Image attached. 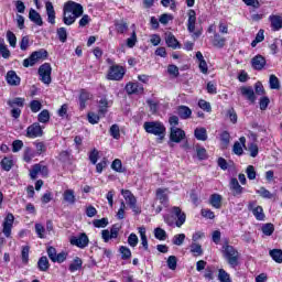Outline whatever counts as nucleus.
<instances>
[{"mask_svg": "<svg viewBox=\"0 0 282 282\" xmlns=\"http://www.w3.org/2000/svg\"><path fill=\"white\" fill-rule=\"evenodd\" d=\"M223 254L231 268H237V265H239V251H237L235 247L230 245L224 246Z\"/></svg>", "mask_w": 282, "mask_h": 282, "instance_id": "nucleus-4", "label": "nucleus"}, {"mask_svg": "<svg viewBox=\"0 0 282 282\" xmlns=\"http://www.w3.org/2000/svg\"><path fill=\"white\" fill-rule=\"evenodd\" d=\"M45 9L48 18V23L54 25V23H56V11L54 10V4H52V2L48 1L45 4Z\"/></svg>", "mask_w": 282, "mask_h": 282, "instance_id": "nucleus-21", "label": "nucleus"}, {"mask_svg": "<svg viewBox=\"0 0 282 282\" xmlns=\"http://www.w3.org/2000/svg\"><path fill=\"white\" fill-rule=\"evenodd\" d=\"M29 19L32 21V23H35V25H43V18H41V14L34 9H30Z\"/></svg>", "mask_w": 282, "mask_h": 282, "instance_id": "nucleus-25", "label": "nucleus"}, {"mask_svg": "<svg viewBox=\"0 0 282 282\" xmlns=\"http://www.w3.org/2000/svg\"><path fill=\"white\" fill-rule=\"evenodd\" d=\"M91 97L89 91L82 89L79 94V109H85L87 107V100H91Z\"/></svg>", "mask_w": 282, "mask_h": 282, "instance_id": "nucleus-24", "label": "nucleus"}, {"mask_svg": "<svg viewBox=\"0 0 282 282\" xmlns=\"http://www.w3.org/2000/svg\"><path fill=\"white\" fill-rule=\"evenodd\" d=\"M143 129L147 133L156 135L159 142H162V140L166 138V127L162 121H145L143 123Z\"/></svg>", "mask_w": 282, "mask_h": 282, "instance_id": "nucleus-2", "label": "nucleus"}, {"mask_svg": "<svg viewBox=\"0 0 282 282\" xmlns=\"http://www.w3.org/2000/svg\"><path fill=\"white\" fill-rule=\"evenodd\" d=\"M13 161L11 159L4 158L1 161V166L3 169V171H10L13 166Z\"/></svg>", "mask_w": 282, "mask_h": 282, "instance_id": "nucleus-53", "label": "nucleus"}, {"mask_svg": "<svg viewBox=\"0 0 282 282\" xmlns=\"http://www.w3.org/2000/svg\"><path fill=\"white\" fill-rule=\"evenodd\" d=\"M95 228H106L109 225V220L107 218L96 219L93 221Z\"/></svg>", "mask_w": 282, "mask_h": 282, "instance_id": "nucleus-55", "label": "nucleus"}, {"mask_svg": "<svg viewBox=\"0 0 282 282\" xmlns=\"http://www.w3.org/2000/svg\"><path fill=\"white\" fill-rule=\"evenodd\" d=\"M169 188H158L156 189V199H159L160 204L163 206H169Z\"/></svg>", "mask_w": 282, "mask_h": 282, "instance_id": "nucleus-16", "label": "nucleus"}, {"mask_svg": "<svg viewBox=\"0 0 282 282\" xmlns=\"http://www.w3.org/2000/svg\"><path fill=\"white\" fill-rule=\"evenodd\" d=\"M135 43H138V35L135 34V31H133L131 36L127 39V46L135 47Z\"/></svg>", "mask_w": 282, "mask_h": 282, "instance_id": "nucleus-58", "label": "nucleus"}, {"mask_svg": "<svg viewBox=\"0 0 282 282\" xmlns=\"http://www.w3.org/2000/svg\"><path fill=\"white\" fill-rule=\"evenodd\" d=\"M187 30L188 32H195V23H197V13L195 10L191 9L187 13Z\"/></svg>", "mask_w": 282, "mask_h": 282, "instance_id": "nucleus-20", "label": "nucleus"}, {"mask_svg": "<svg viewBox=\"0 0 282 282\" xmlns=\"http://www.w3.org/2000/svg\"><path fill=\"white\" fill-rule=\"evenodd\" d=\"M116 31L118 32V34H124V32H127V30H129V24H127V22H117L115 24Z\"/></svg>", "mask_w": 282, "mask_h": 282, "instance_id": "nucleus-43", "label": "nucleus"}, {"mask_svg": "<svg viewBox=\"0 0 282 282\" xmlns=\"http://www.w3.org/2000/svg\"><path fill=\"white\" fill-rule=\"evenodd\" d=\"M26 138L34 139V138H43V127L41 123L34 122L26 128Z\"/></svg>", "mask_w": 282, "mask_h": 282, "instance_id": "nucleus-10", "label": "nucleus"}, {"mask_svg": "<svg viewBox=\"0 0 282 282\" xmlns=\"http://www.w3.org/2000/svg\"><path fill=\"white\" fill-rule=\"evenodd\" d=\"M83 268V260L76 257L73 262L69 264L68 270L69 272H76Z\"/></svg>", "mask_w": 282, "mask_h": 282, "instance_id": "nucleus-34", "label": "nucleus"}, {"mask_svg": "<svg viewBox=\"0 0 282 282\" xmlns=\"http://www.w3.org/2000/svg\"><path fill=\"white\" fill-rule=\"evenodd\" d=\"M167 268L170 270H175L177 268V258L175 256H170L167 258Z\"/></svg>", "mask_w": 282, "mask_h": 282, "instance_id": "nucleus-60", "label": "nucleus"}, {"mask_svg": "<svg viewBox=\"0 0 282 282\" xmlns=\"http://www.w3.org/2000/svg\"><path fill=\"white\" fill-rule=\"evenodd\" d=\"M122 78H124V67L120 65H113L109 68V80H122Z\"/></svg>", "mask_w": 282, "mask_h": 282, "instance_id": "nucleus-11", "label": "nucleus"}, {"mask_svg": "<svg viewBox=\"0 0 282 282\" xmlns=\"http://www.w3.org/2000/svg\"><path fill=\"white\" fill-rule=\"evenodd\" d=\"M7 41L11 47H17V35L12 31L7 32Z\"/></svg>", "mask_w": 282, "mask_h": 282, "instance_id": "nucleus-52", "label": "nucleus"}, {"mask_svg": "<svg viewBox=\"0 0 282 282\" xmlns=\"http://www.w3.org/2000/svg\"><path fill=\"white\" fill-rule=\"evenodd\" d=\"M186 138V132L177 127H171L170 128V147H173V143L180 144L182 140Z\"/></svg>", "mask_w": 282, "mask_h": 282, "instance_id": "nucleus-7", "label": "nucleus"}, {"mask_svg": "<svg viewBox=\"0 0 282 282\" xmlns=\"http://www.w3.org/2000/svg\"><path fill=\"white\" fill-rule=\"evenodd\" d=\"M119 252L121 254V259H123V261H127V259H131V249H129L126 246H121L119 248Z\"/></svg>", "mask_w": 282, "mask_h": 282, "instance_id": "nucleus-41", "label": "nucleus"}, {"mask_svg": "<svg viewBox=\"0 0 282 282\" xmlns=\"http://www.w3.org/2000/svg\"><path fill=\"white\" fill-rule=\"evenodd\" d=\"M252 213L258 221H263V219H265V214H263V207L257 206Z\"/></svg>", "mask_w": 282, "mask_h": 282, "instance_id": "nucleus-40", "label": "nucleus"}, {"mask_svg": "<svg viewBox=\"0 0 282 282\" xmlns=\"http://www.w3.org/2000/svg\"><path fill=\"white\" fill-rule=\"evenodd\" d=\"M198 107H200L203 109V111H207L208 113H210V111H213V107H210V102L200 99L198 101Z\"/></svg>", "mask_w": 282, "mask_h": 282, "instance_id": "nucleus-57", "label": "nucleus"}, {"mask_svg": "<svg viewBox=\"0 0 282 282\" xmlns=\"http://www.w3.org/2000/svg\"><path fill=\"white\" fill-rule=\"evenodd\" d=\"M30 109H31L32 113H39V111H41V109H43V105L39 100H32L30 102Z\"/></svg>", "mask_w": 282, "mask_h": 282, "instance_id": "nucleus-42", "label": "nucleus"}, {"mask_svg": "<svg viewBox=\"0 0 282 282\" xmlns=\"http://www.w3.org/2000/svg\"><path fill=\"white\" fill-rule=\"evenodd\" d=\"M177 111L182 120H188V118L193 116V110H191V108H188L187 106H180Z\"/></svg>", "mask_w": 282, "mask_h": 282, "instance_id": "nucleus-26", "label": "nucleus"}, {"mask_svg": "<svg viewBox=\"0 0 282 282\" xmlns=\"http://www.w3.org/2000/svg\"><path fill=\"white\" fill-rule=\"evenodd\" d=\"M39 76L44 85H50V83H52V65H50V63L41 65L39 68Z\"/></svg>", "mask_w": 282, "mask_h": 282, "instance_id": "nucleus-6", "label": "nucleus"}, {"mask_svg": "<svg viewBox=\"0 0 282 282\" xmlns=\"http://www.w3.org/2000/svg\"><path fill=\"white\" fill-rule=\"evenodd\" d=\"M223 202H224V197L220 194H212L209 196L210 206H213V208H216L217 210L221 208Z\"/></svg>", "mask_w": 282, "mask_h": 282, "instance_id": "nucleus-23", "label": "nucleus"}, {"mask_svg": "<svg viewBox=\"0 0 282 282\" xmlns=\"http://www.w3.org/2000/svg\"><path fill=\"white\" fill-rule=\"evenodd\" d=\"M62 197L64 204H68L69 206H74V204H76V192L74 189H65Z\"/></svg>", "mask_w": 282, "mask_h": 282, "instance_id": "nucleus-15", "label": "nucleus"}, {"mask_svg": "<svg viewBox=\"0 0 282 282\" xmlns=\"http://www.w3.org/2000/svg\"><path fill=\"white\" fill-rule=\"evenodd\" d=\"M139 235L141 237V246H143L144 250H149V240L147 239V228L139 227Z\"/></svg>", "mask_w": 282, "mask_h": 282, "instance_id": "nucleus-31", "label": "nucleus"}, {"mask_svg": "<svg viewBox=\"0 0 282 282\" xmlns=\"http://www.w3.org/2000/svg\"><path fill=\"white\" fill-rule=\"evenodd\" d=\"M269 21L274 32H279L282 29V14H271Z\"/></svg>", "mask_w": 282, "mask_h": 282, "instance_id": "nucleus-17", "label": "nucleus"}, {"mask_svg": "<svg viewBox=\"0 0 282 282\" xmlns=\"http://www.w3.org/2000/svg\"><path fill=\"white\" fill-rule=\"evenodd\" d=\"M161 6H163V8H169L175 12L176 8H177V3L175 2V0H162L161 1Z\"/></svg>", "mask_w": 282, "mask_h": 282, "instance_id": "nucleus-51", "label": "nucleus"}, {"mask_svg": "<svg viewBox=\"0 0 282 282\" xmlns=\"http://www.w3.org/2000/svg\"><path fill=\"white\" fill-rule=\"evenodd\" d=\"M39 173H41L42 177H47L50 170L42 162L34 164L30 171L31 180H36V177H39Z\"/></svg>", "mask_w": 282, "mask_h": 282, "instance_id": "nucleus-9", "label": "nucleus"}, {"mask_svg": "<svg viewBox=\"0 0 282 282\" xmlns=\"http://www.w3.org/2000/svg\"><path fill=\"white\" fill-rule=\"evenodd\" d=\"M229 188L234 195V197H239V195H242L243 187L239 185V181L237 178H231L229 182Z\"/></svg>", "mask_w": 282, "mask_h": 282, "instance_id": "nucleus-18", "label": "nucleus"}, {"mask_svg": "<svg viewBox=\"0 0 282 282\" xmlns=\"http://www.w3.org/2000/svg\"><path fill=\"white\" fill-rule=\"evenodd\" d=\"M67 259V252L62 251L57 253L53 260V263H63Z\"/></svg>", "mask_w": 282, "mask_h": 282, "instance_id": "nucleus-61", "label": "nucleus"}, {"mask_svg": "<svg viewBox=\"0 0 282 282\" xmlns=\"http://www.w3.org/2000/svg\"><path fill=\"white\" fill-rule=\"evenodd\" d=\"M240 94L241 96H245L247 100L250 102H254L257 100V97L254 96V89L252 87H240Z\"/></svg>", "mask_w": 282, "mask_h": 282, "instance_id": "nucleus-22", "label": "nucleus"}, {"mask_svg": "<svg viewBox=\"0 0 282 282\" xmlns=\"http://www.w3.org/2000/svg\"><path fill=\"white\" fill-rule=\"evenodd\" d=\"M194 135L196 140H200V142H206V140H208V132L206 131V128H196Z\"/></svg>", "mask_w": 282, "mask_h": 282, "instance_id": "nucleus-27", "label": "nucleus"}, {"mask_svg": "<svg viewBox=\"0 0 282 282\" xmlns=\"http://www.w3.org/2000/svg\"><path fill=\"white\" fill-rule=\"evenodd\" d=\"M37 120L42 124H47L50 122V110L44 109L37 115Z\"/></svg>", "mask_w": 282, "mask_h": 282, "instance_id": "nucleus-38", "label": "nucleus"}, {"mask_svg": "<svg viewBox=\"0 0 282 282\" xmlns=\"http://www.w3.org/2000/svg\"><path fill=\"white\" fill-rule=\"evenodd\" d=\"M189 248H191V252L194 257H202V254H204V249H202V245H199L197 242H192Z\"/></svg>", "mask_w": 282, "mask_h": 282, "instance_id": "nucleus-32", "label": "nucleus"}, {"mask_svg": "<svg viewBox=\"0 0 282 282\" xmlns=\"http://www.w3.org/2000/svg\"><path fill=\"white\" fill-rule=\"evenodd\" d=\"M248 180H257V171H254L253 165H249L246 170Z\"/></svg>", "mask_w": 282, "mask_h": 282, "instance_id": "nucleus-59", "label": "nucleus"}, {"mask_svg": "<svg viewBox=\"0 0 282 282\" xmlns=\"http://www.w3.org/2000/svg\"><path fill=\"white\" fill-rule=\"evenodd\" d=\"M21 257H22V263H28V261H30V247L24 246L22 248Z\"/></svg>", "mask_w": 282, "mask_h": 282, "instance_id": "nucleus-54", "label": "nucleus"}, {"mask_svg": "<svg viewBox=\"0 0 282 282\" xmlns=\"http://www.w3.org/2000/svg\"><path fill=\"white\" fill-rule=\"evenodd\" d=\"M257 195H260L263 199H272L274 197V194H272L270 191H268L265 187H260L256 191Z\"/></svg>", "mask_w": 282, "mask_h": 282, "instance_id": "nucleus-39", "label": "nucleus"}, {"mask_svg": "<svg viewBox=\"0 0 282 282\" xmlns=\"http://www.w3.org/2000/svg\"><path fill=\"white\" fill-rule=\"evenodd\" d=\"M172 214L175 215L177 220L173 219V216H164V221L167 226H176L177 228H182L184 224H186V214L182 212L180 207H172ZM175 223V224H174Z\"/></svg>", "mask_w": 282, "mask_h": 282, "instance_id": "nucleus-3", "label": "nucleus"}, {"mask_svg": "<svg viewBox=\"0 0 282 282\" xmlns=\"http://www.w3.org/2000/svg\"><path fill=\"white\" fill-rule=\"evenodd\" d=\"M37 268L40 272H47L50 270V260H47V257L43 256L39 259Z\"/></svg>", "mask_w": 282, "mask_h": 282, "instance_id": "nucleus-28", "label": "nucleus"}, {"mask_svg": "<svg viewBox=\"0 0 282 282\" xmlns=\"http://www.w3.org/2000/svg\"><path fill=\"white\" fill-rule=\"evenodd\" d=\"M186 239V235L184 234H178V235H175L172 239V243L174 246H182L184 243V240Z\"/></svg>", "mask_w": 282, "mask_h": 282, "instance_id": "nucleus-46", "label": "nucleus"}, {"mask_svg": "<svg viewBox=\"0 0 282 282\" xmlns=\"http://www.w3.org/2000/svg\"><path fill=\"white\" fill-rule=\"evenodd\" d=\"M213 45H214V47H218L219 50H221V47H224L226 45V37H223L218 33H215L214 40H213Z\"/></svg>", "mask_w": 282, "mask_h": 282, "instance_id": "nucleus-30", "label": "nucleus"}, {"mask_svg": "<svg viewBox=\"0 0 282 282\" xmlns=\"http://www.w3.org/2000/svg\"><path fill=\"white\" fill-rule=\"evenodd\" d=\"M45 58H47V51L45 48H41L33 52L28 58L23 61V67H34L39 61H45Z\"/></svg>", "mask_w": 282, "mask_h": 282, "instance_id": "nucleus-5", "label": "nucleus"}, {"mask_svg": "<svg viewBox=\"0 0 282 282\" xmlns=\"http://www.w3.org/2000/svg\"><path fill=\"white\" fill-rule=\"evenodd\" d=\"M14 226V215L8 214L2 223V232L4 237L9 238L12 235V228Z\"/></svg>", "mask_w": 282, "mask_h": 282, "instance_id": "nucleus-12", "label": "nucleus"}, {"mask_svg": "<svg viewBox=\"0 0 282 282\" xmlns=\"http://www.w3.org/2000/svg\"><path fill=\"white\" fill-rule=\"evenodd\" d=\"M138 235L135 234H130L128 237V243L131 248H135V246H138Z\"/></svg>", "mask_w": 282, "mask_h": 282, "instance_id": "nucleus-63", "label": "nucleus"}, {"mask_svg": "<svg viewBox=\"0 0 282 282\" xmlns=\"http://www.w3.org/2000/svg\"><path fill=\"white\" fill-rule=\"evenodd\" d=\"M109 107V102L107 99H100L99 101V116H105L107 113V108Z\"/></svg>", "mask_w": 282, "mask_h": 282, "instance_id": "nucleus-48", "label": "nucleus"}, {"mask_svg": "<svg viewBox=\"0 0 282 282\" xmlns=\"http://www.w3.org/2000/svg\"><path fill=\"white\" fill-rule=\"evenodd\" d=\"M112 171H116L117 173H122V161L120 159H116L111 164Z\"/></svg>", "mask_w": 282, "mask_h": 282, "instance_id": "nucleus-56", "label": "nucleus"}, {"mask_svg": "<svg viewBox=\"0 0 282 282\" xmlns=\"http://www.w3.org/2000/svg\"><path fill=\"white\" fill-rule=\"evenodd\" d=\"M262 232L263 235H265L267 237L272 236V234L274 232V225L272 224H264L262 226Z\"/></svg>", "mask_w": 282, "mask_h": 282, "instance_id": "nucleus-49", "label": "nucleus"}, {"mask_svg": "<svg viewBox=\"0 0 282 282\" xmlns=\"http://www.w3.org/2000/svg\"><path fill=\"white\" fill-rule=\"evenodd\" d=\"M121 195H123V198L126 199L130 208L135 212L138 199L135 198L133 193H131V191L129 189H121Z\"/></svg>", "mask_w": 282, "mask_h": 282, "instance_id": "nucleus-14", "label": "nucleus"}, {"mask_svg": "<svg viewBox=\"0 0 282 282\" xmlns=\"http://www.w3.org/2000/svg\"><path fill=\"white\" fill-rule=\"evenodd\" d=\"M110 135L115 139V140H120V126L119 124H112L110 127Z\"/></svg>", "mask_w": 282, "mask_h": 282, "instance_id": "nucleus-45", "label": "nucleus"}, {"mask_svg": "<svg viewBox=\"0 0 282 282\" xmlns=\"http://www.w3.org/2000/svg\"><path fill=\"white\" fill-rule=\"evenodd\" d=\"M0 54L2 55V58H10V50H8L6 42L0 45Z\"/></svg>", "mask_w": 282, "mask_h": 282, "instance_id": "nucleus-62", "label": "nucleus"}, {"mask_svg": "<svg viewBox=\"0 0 282 282\" xmlns=\"http://www.w3.org/2000/svg\"><path fill=\"white\" fill-rule=\"evenodd\" d=\"M23 160L24 162H32V160H34V150L32 148H26L24 150V155H23Z\"/></svg>", "mask_w": 282, "mask_h": 282, "instance_id": "nucleus-44", "label": "nucleus"}, {"mask_svg": "<svg viewBox=\"0 0 282 282\" xmlns=\"http://www.w3.org/2000/svg\"><path fill=\"white\" fill-rule=\"evenodd\" d=\"M218 279L220 282H232L230 280V274H228V272H226V270H224V269H220L218 271Z\"/></svg>", "mask_w": 282, "mask_h": 282, "instance_id": "nucleus-47", "label": "nucleus"}, {"mask_svg": "<svg viewBox=\"0 0 282 282\" xmlns=\"http://www.w3.org/2000/svg\"><path fill=\"white\" fill-rule=\"evenodd\" d=\"M70 245L76 246L77 248L85 249L87 246H89V237H87V234L83 232L77 236L70 237Z\"/></svg>", "mask_w": 282, "mask_h": 282, "instance_id": "nucleus-8", "label": "nucleus"}, {"mask_svg": "<svg viewBox=\"0 0 282 282\" xmlns=\"http://www.w3.org/2000/svg\"><path fill=\"white\" fill-rule=\"evenodd\" d=\"M154 237L159 241H166L169 236L166 235V230L158 227V228L154 229Z\"/></svg>", "mask_w": 282, "mask_h": 282, "instance_id": "nucleus-37", "label": "nucleus"}, {"mask_svg": "<svg viewBox=\"0 0 282 282\" xmlns=\"http://www.w3.org/2000/svg\"><path fill=\"white\" fill-rule=\"evenodd\" d=\"M7 83L12 87H19L21 85V77L17 75V72L9 70L7 73Z\"/></svg>", "mask_w": 282, "mask_h": 282, "instance_id": "nucleus-19", "label": "nucleus"}, {"mask_svg": "<svg viewBox=\"0 0 282 282\" xmlns=\"http://www.w3.org/2000/svg\"><path fill=\"white\" fill-rule=\"evenodd\" d=\"M57 36L61 43H66L67 41V29L65 28H59L57 29Z\"/></svg>", "mask_w": 282, "mask_h": 282, "instance_id": "nucleus-50", "label": "nucleus"}, {"mask_svg": "<svg viewBox=\"0 0 282 282\" xmlns=\"http://www.w3.org/2000/svg\"><path fill=\"white\" fill-rule=\"evenodd\" d=\"M126 91L127 94H129V96L133 95V94H143L144 93V86H142L140 83L138 82H129L126 85Z\"/></svg>", "mask_w": 282, "mask_h": 282, "instance_id": "nucleus-13", "label": "nucleus"}, {"mask_svg": "<svg viewBox=\"0 0 282 282\" xmlns=\"http://www.w3.org/2000/svg\"><path fill=\"white\" fill-rule=\"evenodd\" d=\"M165 42L169 47H172V50H177V47L180 46V42H177L175 35L171 33L166 36Z\"/></svg>", "mask_w": 282, "mask_h": 282, "instance_id": "nucleus-33", "label": "nucleus"}, {"mask_svg": "<svg viewBox=\"0 0 282 282\" xmlns=\"http://www.w3.org/2000/svg\"><path fill=\"white\" fill-rule=\"evenodd\" d=\"M9 107L17 108V107H24L25 106V98L15 97L8 101Z\"/></svg>", "mask_w": 282, "mask_h": 282, "instance_id": "nucleus-35", "label": "nucleus"}, {"mask_svg": "<svg viewBox=\"0 0 282 282\" xmlns=\"http://www.w3.org/2000/svg\"><path fill=\"white\" fill-rule=\"evenodd\" d=\"M270 257L275 261V263H282V250L273 249L269 251Z\"/></svg>", "mask_w": 282, "mask_h": 282, "instance_id": "nucleus-36", "label": "nucleus"}, {"mask_svg": "<svg viewBox=\"0 0 282 282\" xmlns=\"http://www.w3.org/2000/svg\"><path fill=\"white\" fill-rule=\"evenodd\" d=\"M251 63L253 69H261L262 67H265V58H263L261 55L253 57Z\"/></svg>", "mask_w": 282, "mask_h": 282, "instance_id": "nucleus-29", "label": "nucleus"}, {"mask_svg": "<svg viewBox=\"0 0 282 282\" xmlns=\"http://www.w3.org/2000/svg\"><path fill=\"white\" fill-rule=\"evenodd\" d=\"M83 6L74 1H68L64 4L63 21L65 25H74L79 17H83Z\"/></svg>", "mask_w": 282, "mask_h": 282, "instance_id": "nucleus-1", "label": "nucleus"}, {"mask_svg": "<svg viewBox=\"0 0 282 282\" xmlns=\"http://www.w3.org/2000/svg\"><path fill=\"white\" fill-rule=\"evenodd\" d=\"M269 83H270L271 89H279L280 87L279 78L275 75L270 76Z\"/></svg>", "mask_w": 282, "mask_h": 282, "instance_id": "nucleus-64", "label": "nucleus"}]
</instances>
